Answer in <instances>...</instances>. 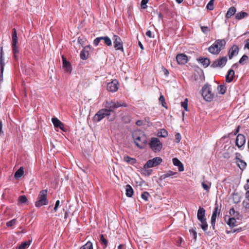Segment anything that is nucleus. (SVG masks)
<instances>
[{
    "label": "nucleus",
    "mask_w": 249,
    "mask_h": 249,
    "mask_svg": "<svg viewBox=\"0 0 249 249\" xmlns=\"http://www.w3.org/2000/svg\"><path fill=\"white\" fill-rule=\"evenodd\" d=\"M132 137L136 145L140 148H143L146 142V138L143 132L140 130H136L133 133Z\"/></svg>",
    "instance_id": "obj_1"
},
{
    "label": "nucleus",
    "mask_w": 249,
    "mask_h": 249,
    "mask_svg": "<svg viewBox=\"0 0 249 249\" xmlns=\"http://www.w3.org/2000/svg\"><path fill=\"white\" fill-rule=\"evenodd\" d=\"M226 41L224 39H217L208 48L209 52L213 54H218L221 50V48L225 46Z\"/></svg>",
    "instance_id": "obj_2"
},
{
    "label": "nucleus",
    "mask_w": 249,
    "mask_h": 249,
    "mask_svg": "<svg viewBox=\"0 0 249 249\" xmlns=\"http://www.w3.org/2000/svg\"><path fill=\"white\" fill-rule=\"evenodd\" d=\"M12 48L13 56L15 60H18L19 57V51L17 45L18 36L15 28L13 29L12 33Z\"/></svg>",
    "instance_id": "obj_3"
},
{
    "label": "nucleus",
    "mask_w": 249,
    "mask_h": 249,
    "mask_svg": "<svg viewBox=\"0 0 249 249\" xmlns=\"http://www.w3.org/2000/svg\"><path fill=\"white\" fill-rule=\"evenodd\" d=\"M48 203L47 190H42L39 192L35 205L36 207L39 208L42 206L47 205Z\"/></svg>",
    "instance_id": "obj_4"
},
{
    "label": "nucleus",
    "mask_w": 249,
    "mask_h": 249,
    "mask_svg": "<svg viewBox=\"0 0 249 249\" xmlns=\"http://www.w3.org/2000/svg\"><path fill=\"white\" fill-rule=\"evenodd\" d=\"M162 162V159L160 157H157L147 161L143 165V169L150 174L151 171L147 170V168H152L160 165Z\"/></svg>",
    "instance_id": "obj_5"
},
{
    "label": "nucleus",
    "mask_w": 249,
    "mask_h": 249,
    "mask_svg": "<svg viewBox=\"0 0 249 249\" xmlns=\"http://www.w3.org/2000/svg\"><path fill=\"white\" fill-rule=\"evenodd\" d=\"M201 94L203 98L208 102L213 100L214 95L212 92L210 85H204L201 89Z\"/></svg>",
    "instance_id": "obj_6"
},
{
    "label": "nucleus",
    "mask_w": 249,
    "mask_h": 249,
    "mask_svg": "<svg viewBox=\"0 0 249 249\" xmlns=\"http://www.w3.org/2000/svg\"><path fill=\"white\" fill-rule=\"evenodd\" d=\"M150 148L155 152H160L162 148L160 140L156 137L152 138L149 143Z\"/></svg>",
    "instance_id": "obj_7"
},
{
    "label": "nucleus",
    "mask_w": 249,
    "mask_h": 249,
    "mask_svg": "<svg viewBox=\"0 0 249 249\" xmlns=\"http://www.w3.org/2000/svg\"><path fill=\"white\" fill-rule=\"evenodd\" d=\"M126 107L127 104L122 102H113L112 101L108 102L107 101L105 104V107H107L109 112H113L114 109L118 108L119 107Z\"/></svg>",
    "instance_id": "obj_8"
},
{
    "label": "nucleus",
    "mask_w": 249,
    "mask_h": 249,
    "mask_svg": "<svg viewBox=\"0 0 249 249\" xmlns=\"http://www.w3.org/2000/svg\"><path fill=\"white\" fill-rule=\"evenodd\" d=\"M110 115L109 110L107 108H103L99 110L93 117V121L96 122H99L106 117L109 116Z\"/></svg>",
    "instance_id": "obj_9"
},
{
    "label": "nucleus",
    "mask_w": 249,
    "mask_h": 249,
    "mask_svg": "<svg viewBox=\"0 0 249 249\" xmlns=\"http://www.w3.org/2000/svg\"><path fill=\"white\" fill-rule=\"evenodd\" d=\"M112 40L115 49L116 50H120L124 52V50L121 38L117 35H114L112 37Z\"/></svg>",
    "instance_id": "obj_10"
},
{
    "label": "nucleus",
    "mask_w": 249,
    "mask_h": 249,
    "mask_svg": "<svg viewBox=\"0 0 249 249\" xmlns=\"http://www.w3.org/2000/svg\"><path fill=\"white\" fill-rule=\"evenodd\" d=\"M227 60V56H223L215 60L211 65V67L214 68L217 67H223L226 65Z\"/></svg>",
    "instance_id": "obj_11"
},
{
    "label": "nucleus",
    "mask_w": 249,
    "mask_h": 249,
    "mask_svg": "<svg viewBox=\"0 0 249 249\" xmlns=\"http://www.w3.org/2000/svg\"><path fill=\"white\" fill-rule=\"evenodd\" d=\"M5 63L3 58V47H0V82L3 81V73Z\"/></svg>",
    "instance_id": "obj_12"
},
{
    "label": "nucleus",
    "mask_w": 249,
    "mask_h": 249,
    "mask_svg": "<svg viewBox=\"0 0 249 249\" xmlns=\"http://www.w3.org/2000/svg\"><path fill=\"white\" fill-rule=\"evenodd\" d=\"M118 89V82L116 80H112L107 85V90L112 92L116 91Z\"/></svg>",
    "instance_id": "obj_13"
},
{
    "label": "nucleus",
    "mask_w": 249,
    "mask_h": 249,
    "mask_svg": "<svg viewBox=\"0 0 249 249\" xmlns=\"http://www.w3.org/2000/svg\"><path fill=\"white\" fill-rule=\"evenodd\" d=\"M220 211V210H218V206H216L214 208V210L213 212L212 215L211 217V225L212 226L213 230L215 229L216 218L217 216V213H218V214H219Z\"/></svg>",
    "instance_id": "obj_14"
},
{
    "label": "nucleus",
    "mask_w": 249,
    "mask_h": 249,
    "mask_svg": "<svg viewBox=\"0 0 249 249\" xmlns=\"http://www.w3.org/2000/svg\"><path fill=\"white\" fill-rule=\"evenodd\" d=\"M245 142L246 139L245 136L241 134H238L235 141L236 145L238 148H240L245 144Z\"/></svg>",
    "instance_id": "obj_15"
},
{
    "label": "nucleus",
    "mask_w": 249,
    "mask_h": 249,
    "mask_svg": "<svg viewBox=\"0 0 249 249\" xmlns=\"http://www.w3.org/2000/svg\"><path fill=\"white\" fill-rule=\"evenodd\" d=\"M239 52V47L236 45H233L230 49L228 53L229 59H231L233 56L238 54Z\"/></svg>",
    "instance_id": "obj_16"
},
{
    "label": "nucleus",
    "mask_w": 249,
    "mask_h": 249,
    "mask_svg": "<svg viewBox=\"0 0 249 249\" xmlns=\"http://www.w3.org/2000/svg\"><path fill=\"white\" fill-rule=\"evenodd\" d=\"M176 59L178 64H185L187 62L188 58L186 54L180 53L177 55Z\"/></svg>",
    "instance_id": "obj_17"
},
{
    "label": "nucleus",
    "mask_w": 249,
    "mask_h": 249,
    "mask_svg": "<svg viewBox=\"0 0 249 249\" xmlns=\"http://www.w3.org/2000/svg\"><path fill=\"white\" fill-rule=\"evenodd\" d=\"M52 122L55 127L59 128L63 131H65L64 124L57 118H52Z\"/></svg>",
    "instance_id": "obj_18"
},
{
    "label": "nucleus",
    "mask_w": 249,
    "mask_h": 249,
    "mask_svg": "<svg viewBox=\"0 0 249 249\" xmlns=\"http://www.w3.org/2000/svg\"><path fill=\"white\" fill-rule=\"evenodd\" d=\"M197 218L199 221L206 220L205 216V210L203 208L200 207L198 208L197 213Z\"/></svg>",
    "instance_id": "obj_19"
},
{
    "label": "nucleus",
    "mask_w": 249,
    "mask_h": 249,
    "mask_svg": "<svg viewBox=\"0 0 249 249\" xmlns=\"http://www.w3.org/2000/svg\"><path fill=\"white\" fill-rule=\"evenodd\" d=\"M63 66L65 71L68 72H71V68L70 63L66 60L63 56H62Z\"/></svg>",
    "instance_id": "obj_20"
},
{
    "label": "nucleus",
    "mask_w": 249,
    "mask_h": 249,
    "mask_svg": "<svg viewBox=\"0 0 249 249\" xmlns=\"http://www.w3.org/2000/svg\"><path fill=\"white\" fill-rule=\"evenodd\" d=\"M173 164L178 167V171L180 172H182L184 171V166L183 164L181 162V161L178 160L177 158H173Z\"/></svg>",
    "instance_id": "obj_21"
},
{
    "label": "nucleus",
    "mask_w": 249,
    "mask_h": 249,
    "mask_svg": "<svg viewBox=\"0 0 249 249\" xmlns=\"http://www.w3.org/2000/svg\"><path fill=\"white\" fill-rule=\"evenodd\" d=\"M234 76V71L233 70L230 69L228 71L226 75V81L227 83L231 82L233 79Z\"/></svg>",
    "instance_id": "obj_22"
},
{
    "label": "nucleus",
    "mask_w": 249,
    "mask_h": 249,
    "mask_svg": "<svg viewBox=\"0 0 249 249\" xmlns=\"http://www.w3.org/2000/svg\"><path fill=\"white\" fill-rule=\"evenodd\" d=\"M236 12V9L234 6L231 7L228 10L226 14V18H230L232 16L234 15Z\"/></svg>",
    "instance_id": "obj_23"
},
{
    "label": "nucleus",
    "mask_w": 249,
    "mask_h": 249,
    "mask_svg": "<svg viewBox=\"0 0 249 249\" xmlns=\"http://www.w3.org/2000/svg\"><path fill=\"white\" fill-rule=\"evenodd\" d=\"M124 160L131 165H134L136 163V160L134 158H131L128 156H125L124 157Z\"/></svg>",
    "instance_id": "obj_24"
},
{
    "label": "nucleus",
    "mask_w": 249,
    "mask_h": 249,
    "mask_svg": "<svg viewBox=\"0 0 249 249\" xmlns=\"http://www.w3.org/2000/svg\"><path fill=\"white\" fill-rule=\"evenodd\" d=\"M125 194L128 197H131L134 193L133 189L130 185H126L125 186Z\"/></svg>",
    "instance_id": "obj_25"
},
{
    "label": "nucleus",
    "mask_w": 249,
    "mask_h": 249,
    "mask_svg": "<svg viewBox=\"0 0 249 249\" xmlns=\"http://www.w3.org/2000/svg\"><path fill=\"white\" fill-rule=\"evenodd\" d=\"M201 185L203 188L207 192H209L211 187V182L208 181H205L201 182Z\"/></svg>",
    "instance_id": "obj_26"
},
{
    "label": "nucleus",
    "mask_w": 249,
    "mask_h": 249,
    "mask_svg": "<svg viewBox=\"0 0 249 249\" xmlns=\"http://www.w3.org/2000/svg\"><path fill=\"white\" fill-rule=\"evenodd\" d=\"M248 16V14L245 12H240L235 15V18L240 20Z\"/></svg>",
    "instance_id": "obj_27"
},
{
    "label": "nucleus",
    "mask_w": 249,
    "mask_h": 249,
    "mask_svg": "<svg viewBox=\"0 0 249 249\" xmlns=\"http://www.w3.org/2000/svg\"><path fill=\"white\" fill-rule=\"evenodd\" d=\"M176 174H177L176 172H173L172 171H168L167 172H166L165 174H164L163 175L161 176L160 178L161 179H164L165 178H167L170 177L175 175Z\"/></svg>",
    "instance_id": "obj_28"
},
{
    "label": "nucleus",
    "mask_w": 249,
    "mask_h": 249,
    "mask_svg": "<svg viewBox=\"0 0 249 249\" xmlns=\"http://www.w3.org/2000/svg\"><path fill=\"white\" fill-rule=\"evenodd\" d=\"M199 61L205 68L207 67L210 64V61L207 58H200Z\"/></svg>",
    "instance_id": "obj_29"
},
{
    "label": "nucleus",
    "mask_w": 249,
    "mask_h": 249,
    "mask_svg": "<svg viewBox=\"0 0 249 249\" xmlns=\"http://www.w3.org/2000/svg\"><path fill=\"white\" fill-rule=\"evenodd\" d=\"M24 174L23 167H20L15 173L14 176L16 178H21Z\"/></svg>",
    "instance_id": "obj_30"
},
{
    "label": "nucleus",
    "mask_w": 249,
    "mask_h": 249,
    "mask_svg": "<svg viewBox=\"0 0 249 249\" xmlns=\"http://www.w3.org/2000/svg\"><path fill=\"white\" fill-rule=\"evenodd\" d=\"M100 243L103 246V248L104 249H106L108 245V241L106 240L103 234H101L100 235Z\"/></svg>",
    "instance_id": "obj_31"
},
{
    "label": "nucleus",
    "mask_w": 249,
    "mask_h": 249,
    "mask_svg": "<svg viewBox=\"0 0 249 249\" xmlns=\"http://www.w3.org/2000/svg\"><path fill=\"white\" fill-rule=\"evenodd\" d=\"M217 89L219 94H224L226 91L227 88L225 84H222L218 86Z\"/></svg>",
    "instance_id": "obj_32"
},
{
    "label": "nucleus",
    "mask_w": 249,
    "mask_h": 249,
    "mask_svg": "<svg viewBox=\"0 0 249 249\" xmlns=\"http://www.w3.org/2000/svg\"><path fill=\"white\" fill-rule=\"evenodd\" d=\"M86 48L85 47L81 52L80 53V58L83 59L85 60L88 58V55H89V52L88 51H86Z\"/></svg>",
    "instance_id": "obj_33"
},
{
    "label": "nucleus",
    "mask_w": 249,
    "mask_h": 249,
    "mask_svg": "<svg viewBox=\"0 0 249 249\" xmlns=\"http://www.w3.org/2000/svg\"><path fill=\"white\" fill-rule=\"evenodd\" d=\"M157 135L159 137L165 138L168 135V132L165 129H161L158 131Z\"/></svg>",
    "instance_id": "obj_34"
},
{
    "label": "nucleus",
    "mask_w": 249,
    "mask_h": 249,
    "mask_svg": "<svg viewBox=\"0 0 249 249\" xmlns=\"http://www.w3.org/2000/svg\"><path fill=\"white\" fill-rule=\"evenodd\" d=\"M201 224L200 225V227L204 232H206L208 230V225L206 220H204L200 221Z\"/></svg>",
    "instance_id": "obj_35"
},
{
    "label": "nucleus",
    "mask_w": 249,
    "mask_h": 249,
    "mask_svg": "<svg viewBox=\"0 0 249 249\" xmlns=\"http://www.w3.org/2000/svg\"><path fill=\"white\" fill-rule=\"evenodd\" d=\"M189 232L191 236L193 237V239L196 242L197 239V232L196 230V228L190 229Z\"/></svg>",
    "instance_id": "obj_36"
},
{
    "label": "nucleus",
    "mask_w": 249,
    "mask_h": 249,
    "mask_svg": "<svg viewBox=\"0 0 249 249\" xmlns=\"http://www.w3.org/2000/svg\"><path fill=\"white\" fill-rule=\"evenodd\" d=\"M79 249H93L92 243L90 241H88L84 245L81 247Z\"/></svg>",
    "instance_id": "obj_37"
},
{
    "label": "nucleus",
    "mask_w": 249,
    "mask_h": 249,
    "mask_svg": "<svg viewBox=\"0 0 249 249\" xmlns=\"http://www.w3.org/2000/svg\"><path fill=\"white\" fill-rule=\"evenodd\" d=\"M236 223V220L233 218H230L227 222V224L231 227H233L235 226Z\"/></svg>",
    "instance_id": "obj_38"
},
{
    "label": "nucleus",
    "mask_w": 249,
    "mask_h": 249,
    "mask_svg": "<svg viewBox=\"0 0 249 249\" xmlns=\"http://www.w3.org/2000/svg\"><path fill=\"white\" fill-rule=\"evenodd\" d=\"M102 40H104L105 44L108 46H110L112 45V41L111 39L107 36H102Z\"/></svg>",
    "instance_id": "obj_39"
},
{
    "label": "nucleus",
    "mask_w": 249,
    "mask_h": 249,
    "mask_svg": "<svg viewBox=\"0 0 249 249\" xmlns=\"http://www.w3.org/2000/svg\"><path fill=\"white\" fill-rule=\"evenodd\" d=\"M30 244V242L29 241H25L22 242L19 246L18 249H25L27 247H29Z\"/></svg>",
    "instance_id": "obj_40"
},
{
    "label": "nucleus",
    "mask_w": 249,
    "mask_h": 249,
    "mask_svg": "<svg viewBox=\"0 0 249 249\" xmlns=\"http://www.w3.org/2000/svg\"><path fill=\"white\" fill-rule=\"evenodd\" d=\"M238 162H239V163H238L239 167L242 170H244V169H245V168L247 166V164H246V162H245L243 160H240V159L239 160Z\"/></svg>",
    "instance_id": "obj_41"
},
{
    "label": "nucleus",
    "mask_w": 249,
    "mask_h": 249,
    "mask_svg": "<svg viewBox=\"0 0 249 249\" xmlns=\"http://www.w3.org/2000/svg\"><path fill=\"white\" fill-rule=\"evenodd\" d=\"M214 0H211L207 4V8L210 10H213L214 8Z\"/></svg>",
    "instance_id": "obj_42"
},
{
    "label": "nucleus",
    "mask_w": 249,
    "mask_h": 249,
    "mask_svg": "<svg viewBox=\"0 0 249 249\" xmlns=\"http://www.w3.org/2000/svg\"><path fill=\"white\" fill-rule=\"evenodd\" d=\"M181 105L185 111H188V99L187 98L183 102H181Z\"/></svg>",
    "instance_id": "obj_43"
},
{
    "label": "nucleus",
    "mask_w": 249,
    "mask_h": 249,
    "mask_svg": "<svg viewBox=\"0 0 249 249\" xmlns=\"http://www.w3.org/2000/svg\"><path fill=\"white\" fill-rule=\"evenodd\" d=\"M159 102L161 104L162 106L166 107V102L165 101L164 97L162 95H161L159 98Z\"/></svg>",
    "instance_id": "obj_44"
},
{
    "label": "nucleus",
    "mask_w": 249,
    "mask_h": 249,
    "mask_svg": "<svg viewBox=\"0 0 249 249\" xmlns=\"http://www.w3.org/2000/svg\"><path fill=\"white\" fill-rule=\"evenodd\" d=\"M19 203H24L27 202V198L25 196H20L18 198Z\"/></svg>",
    "instance_id": "obj_45"
},
{
    "label": "nucleus",
    "mask_w": 249,
    "mask_h": 249,
    "mask_svg": "<svg viewBox=\"0 0 249 249\" xmlns=\"http://www.w3.org/2000/svg\"><path fill=\"white\" fill-rule=\"evenodd\" d=\"M16 222H17L16 219H13L9 221H8L6 223V225L7 227H11V226L14 225L15 224H16Z\"/></svg>",
    "instance_id": "obj_46"
},
{
    "label": "nucleus",
    "mask_w": 249,
    "mask_h": 249,
    "mask_svg": "<svg viewBox=\"0 0 249 249\" xmlns=\"http://www.w3.org/2000/svg\"><path fill=\"white\" fill-rule=\"evenodd\" d=\"M149 196V194L148 192H144L142 194L141 197L143 200L147 201L148 200Z\"/></svg>",
    "instance_id": "obj_47"
},
{
    "label": "nucleus",
    "mask_w": 249,
    "mask_h": 249,
    "mask_svg": "<svg viewBox=\"0 0 249 249\" xmlns=\"http://www.w3.org/2000/svg\"><path fill=\"white\" fill-rule=\"evenodd\" d=\"M200 28H201V31L204 34H206L208 32H210V31L209 28L207 26H201Z\"/></svg>",
    "instance_id": "obj_48"
},
{
    "label": "nucleus",
    "mask_w": 249,
    "mask_h": 249,
    "mask_svg": "<svg viewBox=\"0 0 249 249\" xmlns=\"http://www.w3.org/2000/svg\"><path fill=\"white\" fill-rule=\"evenodd\" d=\"M101 40H102V36L98 37L96 38L93 41V44L95 46H97L99 45V42Z\"/></svg>",
    "instance_id": "obj_49"
},
{
    "label": "nucleus",
    "mask_w": 249,
    "mask_h": 249,
    "mask_svg": "<svg viewBox=\"0 0 249 249\" xmlns=\"http://www.w3.org/2000/svg\"><path fill=\"white\" fill-rule=\"evenodd\" d=\"M248 59V56L246 54H244L240 59L239 63L240 64H242L245 61L247 60Z\"/></svg>",
    "instance_id": "obj_50"
},
{
    "label": "nucleus",
    "mask_w": 249,
    "mask_h": 249,
    "mask_svg": "<svg viewBox=\"0 0 249 249\" xmlns=\"http://www.w3.org/2000/svg\"><path fill=\"white\" fill-rule=\"evenodd\" d=\"M181 139V136L179 133H177L175 134V140L176 142L178 143L179 142Z\"/></svg>",
    "instance_id": "obj_51"
},
{
    "label": "nucleus",
    "mask_w": 249,
    "mask_h": 249,
    "mask_svg": "<svg viewBox=\"0 0 249 249\" xmlns=\"http://www.w3.org/2000/svg\"><path fill=\"white\" fill-rule=\"evenodd\" d=\"M149 0H142L141 1V6L143 9L146 7V4L148 3Z\"/></svg>",
    "instance_id": "obj_52"
},
{
    "label": "nucleus",
    "mask_w": 249,
    "mask_h": 249,
    "mask_svg": "<svg viewBox=\"0 0 249 249\" xmlns=\"http://www.w3.org/2000/svg\"><path fill=\"white\" fill-rule=\"evenodd\" d=\"M60 205V201L59 200H57L55 204L54 207L53 208V211L56 212L57 211L58 207Z\"/></svg>",
    "instance_id": "obj_53"
},
{
    "label": "nucleus",
    "mask_w": 249,
    "mask_h": 249,
    "mask_svg": "<svg viewBox=\"0 0 249 249\" xmlns=\"http://www.w3.org/2000/svg\"><path fill=\"white\" fill-rule=\"evenodd\" d=\"M145 35L150 38H153L154 37V36H152V32L150 30H148L146 32Z\"/></svg>",
    "instance_id": "obj_54"
},
{
    "label": "nucleus",
    "mask_w": 249,
    "mask_h": 249,
    "mask_svg": "<svg viewBox=\"0 0 249 249\" xmlns=\"http://www.w3.org/2000/svg\"><path fill=\"white\" fill-rule=\"evenodd\" d=\"M245 44L244 46V48L245 49L247 48L249 50V38L247 39L245 41Z\"/></svg>",
    "instance_id": "obj_55"
},
{
    "label": "nucleus",
    "mask_w": 249,
    "mask_h": 249,
    "mask_svg": "<svg viewBox=\"0 0 249 249\" xmlns=\"http://www.w3.org/2000/svg\"><path fill=\"white\" fill-rule=\"evenodd\" d=\"M2 121L0 120V134H3V131H2Z\"/></svg>",
    "instance_id": "obj_56"
},
{
    "label": "nucleus",
    "mask_w": 249,
    "mask_h": 249,
    "mask_svg": "<svg viewBox=\"0 0 249 249\" xmlns=\"http://www.w3.org/2000/svg\"><path fill=\"white\" fill-rule=\"evenodd\" d=\"M235 213V211L233 208H231L230 210V214L231 215H234V213Z\"/></svg>",
    "instance_id": "obj_57"
},
{
    "label": "nucleus",
    "mask_w": 249,
    "mask_h": 249,
    "mask_svg": "<svg viewBox=\"0 0 249 249\" xmlns=\"http://www.w3.org/2000/svg\"><path fill=\"white\" fill-rule=\"evenodd\" d=\"M142 123H142V120H138V121L136 122V124H137V125H138V126H141V125H142Z\"/></svg>",
    "instance_id": "obj_58"
},
{
    "label": "nucleus",
    "mask_w": 249,
    "mask_h": 249,
    "mask_svg": "<svg viewBox=\"0 0 249 249\" xmlns=\"http://www.w3.org/2000/svg\"><path fill=\"white\" fill-rule=\"evenodd\" d=\"M177 242L178 245H180L182 242V238L181 237H178Z\"/></svg>",
    "instance_id": "obj_59"
},
{
    "label": "nucleus",
    "mask_w": 249,
    "mask_h": 249,
    "mask_svg": "<svg viewBox=\"0 0 249 249\" xmlns=\"http://www.w3.org/2000/svg\"><path fill=\"white\" fill-rule=\"evenodd\" d=\"M239 129H240V126H238L237 127V128L236 129V130H235V132H234V134L235 135H236L238 133V132H239Z\"/></svg>",
    "instance_id": "obj_60"
},
{
    "label": "nucleus",
    "mask_w": 249,
    "mask_h": 249,
    "mask_svg": "<svg viewBox=\"0 0 249 249\" xmlns=\"http://www.w3.org/2000/svg\"><path fill=\"white\" fill-rule=\"evenodd\" d=\"M244 207L246 209L249 210V203H246Z\"/></svg>",
    "instance_id": "obj_61"
},
{
    "label": "nucleus",
    "mask_w": 249,
    "mask_h": 249,
    "mask_svg": "<svg viewBox=\"0 0 249 249\" xmlns=\"http://www.w3.org/2000/svg\"><path fill=\"white\" fill-rule=\"evenodd\" d=\"M244 189L246 190H248V189H249V184H246L244 187Z\"/></svg>",
    "instance_id": "obj_62"
},
{
    "label": "nucleus",
    "mask_w": 249,
    "mask_h": 249,
    "mask_svg": "<svg viewBox=\"0 0 249 249\" xmlns=\"http://www.w3.org/2000/svg\"><path fill=\"white\" fill-rule=\"evenodd\" d=\"M124 248V245L123 244L120 245L118 246V249H123Z\"/></svg>",
    "instance_id": "obj_63"
},
{
    "label": "nucleus",
    "mask_w": 249,
    "mask_h": 249,
    "mask_svg": "<svg viewBox=\"0 0 249 249\" xmlns=\"http://www.w3.org/2000/svg\"><path fill=\"white\" fill-rule=\"evenodd\" d=\"M245 196H246V197L247 198L249 197V191L247 190V191L246 192V193L245 194Z\"/></svg>",
    "instance_id": "obj_64"
}]
</instances>
